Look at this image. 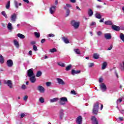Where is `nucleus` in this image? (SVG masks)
<instances>
[{"mask_svg": "<svg viewBox=\"0 0 124 124\" xmlns=\"http://www.w3.org/2000/svg\"><path fill=\"white\" fill-rule=\"evenodd\" d=\"M23 1H24V2H26V3H30V1H29V0H23Z\"/></svg>", "mask_w": 124, "mask_h": 124, "instance_id": "nucleus-56", "label": "nucleus"}, {"mask_svg": "<svg viewBox=\"0 0 124 124\" xmlns=\"http://www.w3.org/2000/svg\"><path fill=\"white\" fill-rule=\"evenodd\" d=\"M33 69H30L28 70L27 75L29 77H31L33 76Z\"/></svg>", "mask_w": 124, "mask_h": 124, "instance_id": "nucleus-10", "label": "nucleus"}, {"mask_svg": "<svg viewBox=\"0 0 124 124\" xmlns=\"http://www.w3.org/2000/svg\"><path fill=\"white\" fill-rule=\"evenodd\" d=\"M106 66H107V62H104L102 64V69H105V68H106Z\"/></svg>", "mask_w": 124, "mask_h": 124, "instance_id": "nucleus-35", "label": "nucleus"}, {"mask_svg": "<svg viewBox=\"0 0 124 124\" xmlns=\"http://www.w3.org/2000/svg\"><path fill=\"white\" fill-rule=\"evenodd\" d=\"M93 59H95V60H97V59L99 58V55L98 54L95 53L93 55Z\"/></svg>", "mask_w": 124, "mask_h": 124, "instance_id": "nucleus-33", "label": "nucleus"}, {"mask_svg": "<svg viewBox=\"0 0 124 124\" xmlns=\"http://www.w3.org/2000/svg\"><path fill=\"white\" fill-rule=\"evenodd\" d=\"M59 99V103L61 105H65V103L67 102V98H66V97H62Z\"/></svg>", "mask_w": 124, "mask_h": 124, "instance_id": "nucleus-3", "label": "nucleus"}, {"mask_svg": "<svg viewBox=\"0 0 124 124\" xmlns=\"http://www.w3.org/2000/svg\"><path fill=\"white\" fill-rule=\"evenodd\" d=\"M103 81V79L102 78H100L99 79V83H102Z\"/></svg>", "mask_w": 124, "mask_h": 124, "instance_id": "nucleus-54", "label": "nucleus"}, {"mask_svg": "<svg viewBox=\"0 0 124 124\" xmlns=\"http://www.w3.org/2000/svg\"><path fill=\"white\" fill-rule=\"evenodd\" d=\"M30 80L31 81V83H35L36 78H35V77L33 76L32 77H30Z\"/></svg>", "mask_w": 124, "mask_h": 124, "instance_id": "nucleus-19", "label": "nucleus"}, {"mask_svg": "<svg viewBox=\"0 0 124 124\" xmlns=\"http://www.w3.org/2000/svg\"><path fill=\"white\" fill-rule=\"evenodd\" d=\"M44 98H43V97H40L39 98V102H40V103H44Z\"/></svg>", "mask_w": 124, "mask_h": 124, "instance_id": "nucleus-41", "label": "nucleus"}, {"mask_svg": "<svg viewBox=\"0 0 124 124\" xmlns=\"http://www.w3.org/2000/svg\"><path fill=\"white\" fill-rule=\"evenodd\" d=\"M119 119L120 121H124V118H123V117H120L119 118Z\"/></svg>", "mask_w": 124, "mask_h": 124, "instance_id": "nucleus-60", "label": "nucleus"}, {"mask_svg": "<svg viewBox=\"0 0 124 124\" xmlns=\"http://www.w3.org/2000/svg\"><path fill=\"white\" fill-rule=\"evenodd\" d=\"M56 9H57V6L55 5L51 6L49 8V13L51 14V15H54L55 12H56Z\"/></svg>", "mask_w": 124, "mask_h": 124, "instance_id": "nucleus-5", "label": "nucleus"}, {"mask_svg": "<svg viewBox=\"0 0 124 124\" xmlns=\"http://www.w3.org/2000/svg\"><path fill=\"white\" fill-rule=\"evenodd\" d=\"M74 51L76 53V54H77L78 55H80V52L79 49H74Z\"/></svg>", "mask_w": 124, "mask_h": 124, "instance_id": "nucleus-38", "label": "nucleus"}, {"mask_svg": "<svg viewBox=\"0 0 124 124\" xmlns=\"http://www.w3.org/2000/svg\"><path fill=\"white\" fill-rule=\"evenodd\" d=\"M70 1L73 3H75V2H76V0H70Z\"/></svg>", "mask_w": 124, "mask_h": 124, "instance_id": "nucleus-58", "label": "nucleus"}, {"mask_svg": "<svg viewBox=\"0 0 124 124\" xmlns=\"http://www.w3.org/2000/svg\"><path fill=\"white\" fill-rule=\"evenodd\" d=\"M14 44L15 46H16V47L17 48H19V47L20 46L19 45V42L17 41V40H14Z\"/></svg>", "mask_w": 124, "mask_h": 124, "instance_id": "nucleus-25", "label": "nucleus"}, {"mask_svg": "<svg viewBox=\"0 0 124 124\" xmlns=\"http://www.w3.org/2000/svg\"><path fill=\"white\" fill-rule=\"evenodd\" d=\"M51 85H52V82H47L46 83V87H50V86H51Z\"/></svg>", "mask_w": 124, "mask_h": 124, "instance_id": "nucleus-43", "label": "nucleus"}, {"mask_svg": "<svg viewBox=\"0 0 124 124\" xmlns=\"http://www.w3.org/2000/svg\"><path fill=\"white\" fill-rule=\"evenodd\" d=\"M112 30H113L114 31H120V27L117 26L115 25L112 26Z\"/></svg>", "mask_w": 124, "mask_h": 124, "instance_id": "nucleus-17", "label": "nucleus"}, {"mask_svg": "<svg viewBox=\"0 0 124 124\" xmlns=\"http://www.w3.org/2000/svg\"><path fill=\"white\" fill-rule=\"evenodd\" d=\"M34 34L37 38H39V37H40V33L39 32H34Z\"/></svg>", "mask_w": 124, "mask_h": 124, "instance_id": "nucleus-34", "label": "nucleus"}, {"mask_svg": "<svg viewBox=\"0 0 124 124\" xmlns=\"http://www.w3.org/2000/svg\"><path fill=\"white\" fill-rule=\"evenodd\" d=\"M1 14L2 15V16H3V17L5 18V19H7V18H8V16H7V15H6L5 11H2Z\"/></svg>", "mask_w": 124, "mask_h": 124, "instance_id": "nucleus-28", "label": "nucleus"}, {"mask_svg": "<svg viewBox=\"0 0 124 124\" xmlns=\"http://www.w3.org/2000/svg\"><path fill=\"white\" fill-rule=\"evenodd\" d=\"M6 9H9L10 8V1H8L5 5Z\"/></svg>", "mask_w": 124, "mask_h": 124, "instance_id": "nucleus-29", "label": "nucleus"}, {"mask_svg": "<svg viewBox=\"0 0 124 124\" xmlns=\"http://www.w3.org/2000/svg\"><path fill=\"white\" fill-rule=\"evenodd\" d=\"M83 122V118L81 115L78 116L76 119V124H82Z\"/></svg>", "mask_w": 124, "mask_h": 124, "instance_id": "nucleus-8", "label": "nucleus"}, {"mask_svg": "<svg viewBox=\"0 0 124 124\" xmlns=\"http://www.w3.org/2000/svg\"><path fill=\"white\" fill-rule=\"evenodd\" d=\"M14 4H15V6L16 7V9H18V8H19V6H21V5H22V3H18V1H17V0H14Z\"/></svg>", "mask_w": 124, "mask_h": 124, "instance_id": "nucleus-14", "label": "nucleus"}, {"mask_svg": "<svg viewBox=\"0 0 124 124\" xmlns=\"http://www.w3.org/2000/svg\"><path fill=\"white\" fill-rule=\"evenodd\" d=\"M7 65L8 67H12V66H13V61L11 60H7Z\"/></svg>", "mask_w": 124, "mask_h": 124, "instance_id": "nucleus-11", "label": "nucleus"}, {"mask_svg": "<svg viewBox=\"0 0 124 124\" xmlns=\"http://www.w3.org/2000/svg\"><path fill=\"white\" fill-rule=\"evenodd\" d=\"M32 52L31 51V50H30L29 52V55H30V56H31V55H32Z\"/></svg>", "mask_w": 124, "mask_h": 124, "instance_id": "nucleus-62", "label": "nucleus"}, {"mask_svg": "<svg viewBox=\"0 0 124 124\" xmlns=\"http://www.w3.org/2000/svg\"><path fill=\"white\" fill-rule=\"evenodd\" d=\"M7 28H8V30H9V31H11V30H12V29H13L12 24L11 23H10V22L8 23Z\"/></svg>", "mask_w": 124, "mask_h": 124, "instance_id": "nucleus-30", "label": "nucleus"}, {"mask_svg": "<svg viewBox=\"0 0 124 124\" xmlns=\"http://www.w3.org/2000/svg\"><path fill=\"white\" fill-rule=\"evenodd\" d=\"M24 117H26V114L25 113H21L20 115V117L23 118Z\"/></svg>", "mask_w": 124, "mask_h": 124, "instance_id": "nucleus-49", "label": "nucleus"}, {"mask_svg": "<svg viewBox=\"0 0 124 124\" xmlns=\"http://www.w3.org/2000/svg\"><path fill=\"white\" fill-rule=\"evenodd\" d=\"M42 75V72L41 71H39L37 72L36 76V77H40Z\"/></svg>", "mask_w": 124, "mask_h": 124, "instance_id": "nucleus-36", "label": "nucleus"}, {"mask_svg": "<svg viewBox=\"0 0 124 124\" xmlns=\"http://www.w3.org/2000/svg\"><path fill=\"white\" fill-rule=\"evenodd\" d=\"M88 14L89 17H92V16H93V10L91 9H89L88 10Z\"/></svg>", "mask_w": 124, "mask_h": 124, "instance_id": "nucleus-21", "label": "nucleus"}, {"mask_svg": "<svg viewBox=\"0 0 124 124\" xmlns=\"http://www.w3.org/2000/svg\"><path fill=\"white\" fill-rule=\"evenodd\" d=\"M123 101V100H122V98H120L119 99L117 100L116 103L117 104H119V103H121V102Z\"/></svg>", "mask_w": 124, "mask_h": 124, "instance_id": "nucleus-45", "label": "nucleus"}, {"mask_svg": "<svg viewBox=\"0 0 124 124\" xmlns=\"http://www.w3.org/2000/svg\"><path fill=\"white\" fill-rule=\"evenodd\" d=\"M21 89H22V90H26V89H27V86H26L25 84H23L22 86Z\"/></svg>", "mask_w": 124, "mask_h": 124, "instance_id": "nucleus-48", "label": "nucleus"}, {"mask_svg": "<svg viewBox=\"0 0 124 124\" xmlns=\"http://www.w3.org/2000/svg\"><path fill=\"white\" fill-rule=\"evenodd\" d=\"M97 8H101L102 7V6H99L97 5L96 6Z\"/></svg>", "mask_w": 124, "mask_h": 124, "instance_id": "nucleus-64", "label": "nucleus"}, {"mask_svg": "<svg viewBox=\"0 0 124 124\" xmlns=\"http://www.w3.org/2000/svg\"><path fill=\"white\" fill-rule=\"evenodd\" d=\"M95 17L97 18V19H101L102 16L100 13L96 12L95 14Z\"/></svg>", "mask_w": 124, "mask_h": 124, "instance_id": "nucleus-27", "label": "nucleus"}, {"mask_svg": "<svg viewBox=\"0 0 124 124\" xmlns=\"http://www.w3.org/2000/svg\"><path fill=\"white\" fill-rule=\"evenodd\" d=\"M80 71H76L75 70H72L71 74L72 75H75V74H79V73H80Z\"/></svg>", "mask_w": 124, "mask_h": 124, "instance_id": "nucleus-23", "label": "nucleus"}, {"mask_svg": "<svg viewBox=\"0 0 124 124\" xmlns=\"http://www.w3.org/2000/svg\"><path fill=\"white\" fill-rule=\"evenodd\" d=\"M91 120L92 121L93 124H98V122L97 121V120L95 117L93 116L91 118Z\"/></svg>", "mask_w": 124, "mask_h": 124, "instance_id": "nucleus-15", "label": "nucleus"}, {"mask_svg": "<svg viewBox=\"0 0 124 124\" xmlns=\"http://www.w3.org/2000/svg\"><path fill=\"white\" fill-rule=\"evenodd\" d=\"M99 108V103H96L93 105V114L95 115H97V113H98V108Z\"/></svg>", "mask_w": 124, "mask_h": 124, "instance_id": "nucleus-1", "label": "nucleus"}, {"mask_svg": "<svg viewBox=\"0 0 124 124\" xmlns=\"http://www.w3.org/2000/svg\"><path fill=\"white\" fill-rule=\"evenodd\" d=\"M94 65V63H88V66L89 67H93Z\"/></svg>", "mask_w": 124, "mask_h": 124, "instance_id": "nucleus-42", "label": "nucleus"}, {"mask_svg": "<svg viewBox=\"0 0 124 124\" xmlns=\"http://www.w3.org/2000/svg\"><path fill=\"white\" fill-rule=\"evenodd\" d=\"M37 90L40 92V93H43L45 92V89L41 85H39L37 86Z\"/></svg>", "mask_w": 124, "mask_h": 124, "instance_id": "nucleus-9", "label": "nucleus"}, {"mask_svg": "<svg viewBox=\"0 0 124 124\" xmlns=\"http://www.w3.org/2000/svg\"><path fill=\"white\" fill-rule=\"evenodd\" d=\"M45 41H46V40L45 39H42L41 41V42L42 44H43V43H44Z\"/></svg>", "mask_w": 124, "mask_h": 124, "instance_id": "nucleus-52", "label": "nucleus"}, {"mask_svg": "<svg viewBox=\"0 0 124 124\" xmlns=\"http://www.w3.org/2000/svg\"><path fill=\"white\" fill-rule=\"evenodd\" d=\"M4 62V60L3 59V57L2 55L0 54V63H3Z\"/></svg>", "mask_w": 124, "mask_h": 124, "instance_id": "nucleus-32", "label": "nucleus"}, {"mask_svg": "<svg viewBox=\"0 0 124 124\" xmlns=\"http://www.w3.org/2000/svg\"><path fill=\"white\" fill-rule=\"evenodd\" d=\"M71 93H72V94H76V92L74 90L72 91L71 92Z\"/></svg>", "mask_w": 124, "mask_h": 124, "instance_id": "nucleus-53", "label": "nucleus"}, {"mask_svg": "<svg viewBox=\"0 0 124 124\" xmlns=\"http://www.w3.org/2000/svg\"><path fill=\"white\" fill-rule=\"evenodd\" d=\"M105 25H107V26H112L113 22L111 20H108L105 21Z\"/></svg>", "mask_w": 124, "mask_h": 124, "instance_id": "nucleus-20", "label": "nucleus"}, {"mask_svg": "<svg viewBox=\"0 0 124 124\" xmlns=\"http://www.w3.org/2000/svg\"><path fill=\"white\" fill-rule=\"evenodd\" d=\"M58 65H59V66H61V67H65V64L64 63L62 62H59L57 63Z\"/></svg>", "mask_w": 124, "mask_h": 124, "instance_id": "nucleus-26", "label": "nucleus"}, {"mask_svg": "<svg viewBox=\"0 0 124 124\" xmlns=\"http://www.w3.org/2000/svg\"><path fill=\"white\" fill-rule=\"evenodd\" d=\"M31 44L32 45H34L35 44V42L34 41H32V42H31Z\"/></svg>", "mask_w": 124, "mask_h": 124, "instance_id": "nucleus-63", "label": "nucleus"}, {"mask_svg": "<svg viewBox=\"0 0 124 124\" xmlns=\"http://www.w3.org/2000/svg\"><path fill=\"white\" fill-rule=\"evenodd\" d=\"M3 83L5 85H6L10 88V89H12L13 86L12 85V82L10 80H4Z\"/></svg>", "mask_w": 124, "mask_h": 124, "instance_id": "nucleus-4", "label": "nucleus"}, {"mask_svg": "<svg viewBox=\"0 0 124 124\" xmlns=\"http://www.w3.org/2000/svg\"><path fill=\"white\" fill-rule=\"evenodd\" d=\"M28 95H25L24 98H23V99L25 101H27L28 100Z\"/></svg>", "mask_w": 124, "mask_h": 124, "instance_id": "nucleus-47", "label": "nucleus"}, {"mask_svg": "<svg viewBox=\"0 0 124 124\" xmlns=\"http://www.w3.org/2000/svg\"><path fill=\"white\" fill-rule=\"evenodd\" d=\"M71 64H70L69 65H68L67 67H66V71H68L69 70H70V69L71 68Z\"/></svg>", "mask_w": 124, "mask_h": 124, "instance_id": "nucleus-40", "label": "nucleus"}, {"mask_svg": "<svg viewBox=\"0 0 124 124\" xmlns=\"http://www.w3.org/2000/svg\"><path fill=\"white\" fill-rule=\"evenodd\" d=\"M63 112H64V110H63V109H61L59 111V116L60 120H62V119L63 118V116H64V113H63Z\"/></svg>", "mask_w": 124, "mask_h": 124, "instance_id": "nucleus-12", "label": "nucleus"}, {"mask_svg": "<svg viewBox=\"0 0 124 124\" xmlns=\"http://www.w3.org/2000/svg\"><path fill=\"white\" fill-rule=\"evenodd\" d=\"M100 89L102 91V92H106V90H107V87H106V85H105V84L102 83L100 84Z\"/></svg>", "mask_w": 124, "mask_h": 124, "instance_id": "nucleus-7", "label": "nucleus"}, {"mask_svg": "<svg viewBox=\"0 0 124 124\" xmlns=\"http://www.w3.org/2000/svg\"><path fill=\"white\" fill-rule=\"evenodd\" d=\"M47 37L48 38V40H50L49 37H55V34H48L46 35Z\"/></svg>", "mask_w": 124, "mask_h": 124, "instance_id": "nucleus-37", "label": "nucleus"}, {"mask_svg": "<svg viewBox=\"0 0 124 124\" xmlns=\"http://www.w3.org/2000/svg\"><path fill=\"white\" fill-rule=\"evenodd\" d=\"M71 24L75 30H77L80 26V22L76 21L74 20H72Z\"/></svg>", "mask_w": 124, "mask_h": 124, "instance_id": "nucleus-2", "label": "nucleus"}, {"mask_svg": "<svg viewBox=\"0 0 124 124\" xmlns=\"http://www.w3.org/2000/svg\"><path fill=\"white\" fill-rule=\"evenodd\" d=\"M64 9L66 10L65 17H68V16H69V14H70V11L69 10V9L66 8V7H64Z\"/></svg>", "mask_w": 124, "mask_h": 124, "instance_id": "nucleus-18", "label": "nucleus"}, {"mask_svg": "<svg viewBox=\"0 0 124 124\" xmlns=\"http://www.w3.org/2000/svg\"><path fill=\"white\" fill-rule=\"evenodd\" d=\"M65 7H66V8H67V7H71V5L70 4H66Z\"/></svg>", "mask_w": 124, "mask_h": 124, "instance_id": "nucleus-51", "label": "nucleus"}, {"mask_svg": "<svg viewBox=\"0 0 124 124\" xmlns=\"http://www.w3.org/2000/svg\"><path fill=\"white\" fill-rule=\"evenodd\" d=\"M17 35L18 37H19L21 39H24V38H25V35H24L21 33H18Z\"/></svg>", "mask_w": 124, "mask_h": 124, "instance_id": "nucleus-31", "label": "nucleus"}, {"mask_svg": "<svg viewBox=\"0 0 124 124\" xmlns=\"http://www.w3.org/2000/svg\"><path fill=\"white\" fill-rule=\"evenodd\" d=\"M33 49L34 50V51H37V46H36L35 45H33Z\"/></svg>", "mask_w": 124, "mask_h": 124, "instance_id": "nucleus-46", "label": "nucleus"}, {"mask_svg": "<svg viewBox=\"0 0 124 124\" xmlns=\"http://www.w3.org/2000/svg\"><path fill=\"white\" fill-rule=\"evenodd\" d=\"M11 20L13 23H15L17 20V14L14 13L11 16Z\"/></svg>", "mask_w": 124, "mask_h": 124, "instance_id": "nucleus-6", "label": "nucleus"}, {"mask_svg": "<svg viewBox=\"0 0 124 124\" xmlns=\"http://www.w3.org/2000/svg\"><path fill=\"white\" fill-rule=\"evenodd\" d=\"M105 38L106 39H111L112 38V36L111 35L110 33H105L104 34Z\"/></svg>", "mask_w": 124, "mask_h": 124, "instance_id": "nucleus-16", "label": "nucleus"}, {"mask_svg": "<svg viewBox=\"0 0 124 124\" xmlns=\"http://www.w3.org/2000/svg\"><path fill=\"white\" fill-rule=\"evenodd\" d=\"M102 33L101 31H98V32H97V35H101Z\"/></svg>", "mask_w": 124, "mask_h": 124, "instance_id": "nucleus-55", "label": "nucleus"}, {"mask_svg": "<svg viewBox=\"0 0 124 124\" xmlns=\"http://www.w3.org/2000/svg\"><path fill=\"white\" fill-rule=\"evenodd\" d=\"M58 84H59V85H65V83L64 82V81H63V80H62V78H57L56 79Z\"/></svg>", "mask_w": 124, "mask_h": 124, "instance_id": "nucleus-13", "label": "nucleus"}, {"mask_svg": "<svg viewBox=\"0 0 124 124\" xmlns=\"http://www.w3.org/2000/svg\"><path fill=\"white\" fill-rule=\"evenodd\" d=\"M62 40L66 44H68V43H69V41L68 40V39H67V38H65V37H63L62 38Z\"/></svg>", "mask_w": 124, "mask_h": 124, "instance_id": "nucleus-24", "label": "nucleus"}, {"mask_svg": "<svg viewBox=\"0 0 124 124\" xmlns=\"http://www.w3.org/2000/svg\"><path fill=\"white\" fill-rule=\"evenodd\" d=\"M49 52H50V53H55L57 52V49H56L55 48H53L52 49H50Z\"/></svg>", "mask_w": 124, "mask_h": 124, "instance_id": "nucleus-39", "label": "nucleus"}, {"mask_svg": "<svg viewBox=\"0 0 124 124\" xmlns=\"http://www.w3.org/2000/svg\"><path fill=\"white\" fill-rule=\"evenodd\" d=\"M112 49H113V45H110V46L108 48V51H110L111 50H112Z\"/></svg>", "mask_w": 124, "mask_h": 124, "instance_id": "nucleus-44", "label": "nucleus"}, {"mask_svg": "<svg viewBox=\"0 0 124 124\" xmlns=\"http://www.w3.org/2000/svg\"><path fill=\"white\" fill-rule=\"evenodd\" d=\"M58 100H60L59 98H54L50 100V103H53V102H57Z\"/></svg>", "mask_w": 124, "mask_h": 124, "instance_id": "nucleus-22", "label": "nucleus"}, {"mask_svg": "<svg viewBox=\"0 0 124 124\" xmlns=\"http://www.w3.org/2000/svg\"><path fill=\"white\" fill-rule=\"evenodd\" d=\"M119 111H120V113H121V114H122L123 115H124V109H122V110H120Z\"/></svg>", "mask_w": 124, "mask_h": 124, "instance_id": "nucleus-59", "label": "nucleus"}, {"mask_svg": "<svg viewBox=\"0 0 124 124\" xmlns=\"http://www.w3.org/2000/svg\"><path fill=\"white\" fill-rule=\"evenodd\" d=\"M58 3H59V2L58 1V0H56L55 2L54 3V4H55L54 6H57V5H58Z\"/></svg>", "mask_w": 124, "mask_h": 124, "instance_id": "nucleus-50", "label": "nucleus"}, {"mask_svg": "<svg viewBox=\"0 0 124 124\" xmlns=\"http://www.w3.org/2000/svg\"><path fill=\"white\" fill-rule=\"evenodd\" d=\"M103 22H104V18H102L99 20L100 23H103Z\"/></svg>", "mask_w": 124, "mask_h": 124, "instance_id": "nucleus-57", "label": "nucleus"}, {"mask_svg": "<svg viewBox=\"0 0 124 124\" xmlns=\"http://www.w3.org/2000/svg\"><path fill=\"white\" fill-rule=\"evenodd\" d=\"M94 25H95V22H92L91 24V26H94Z\"/></svg>", "mask_w": 124, "mask_h": 124, "instance_id": "nucleus-61", "label": "nucleus"}]
</instances>
